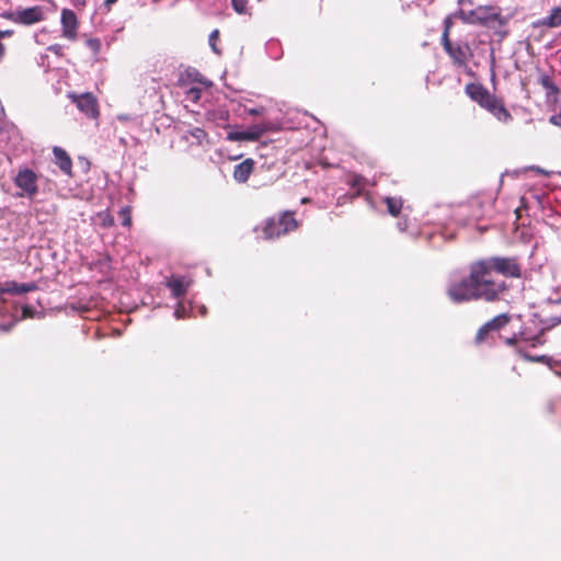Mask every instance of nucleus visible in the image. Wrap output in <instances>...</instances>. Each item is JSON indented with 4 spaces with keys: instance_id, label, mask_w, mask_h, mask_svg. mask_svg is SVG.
Returning <instances> with one entry per match:
<instances>
[{
    "instance_id": "1",
    "label": "nucleus",
    "mask_w": 561,
    "mask_h": 561,
    "mask_svg": "<svg viewBox=\"0 0 561 561\" xmlns=\"http://www.w3.org/2000/svg\"><path fill=\"white\" fill-rule=\"evenodd\" d=\"M493 273L508 278L522 277V265L515 256H491L474 261L469 266V275L451 282L447 296L455 304L472 300L493 302L507 289L504 280L497 282Z\"/></svg>"
},
{
    "instance_id": "2",
    "label": "nucleus",
    "mask_w": 561,
    "mask_h": 561,
    "mask_svg": "<svg viewBox=\"0 0 561 561\" xmlns=\"http://www.w3.org/2000/svg\"><path fill=\"white\" fill-rule=\"evenodd\" d=\"M440 42L445 53L457 67H467L469 62L474 67H481L482 61H488L491 56L490 43L478 39L474 35L469 34L463 39H451L445 34L442 35Z\"/></svg>"
},
{
    "instance_id": "3",
    "label": "nucleus",
    "mask_w": 561,
    "mask_h": 561,
    "mask_svg": "<svg viewBox=\"0 0 561 561\" xmlns=\"http://www.w3.org/2000/svg\"><path fill=\"white\" fill-rule=\"evenodd\" d=\"M545 342L543 330L537 334H530L527 329H524L505 340L506 345L514 348L515 353L525 360L548 365L551 360L549 355H538L530 352L531 348L543 345Z\"/></svg>"
},
{
    "instance_id": "4",
    "label": "nucleus",
    "mask_w": 561,
    "mask_h": 561,
    "mask_svg": "<svg viewBox=\"0 0 561 561\" xmlns=\"http://www.w3.org/2000/svg\"><path fill=\"white\" fill-rule=\"evenodd\" d=\"M460 14L465 22L484 25L500 34L503 33L507 21L501 15L499 9L493 7H478L468 13L460 11Z\"/></svg>"
},
{
    "instance_id": "5",
    "label": "nucleus",
    "mask_w": 561,
    "mask_h": 561,
    "mask_svg": "<svg viewBox=\"0 0 561 561\" xmlns=\"http://www.w3.org/2000/svg\"><path fill=\"white\" fill-rule=\"evenodd\" d=\"M298 227L299 222L295 218V213L286 210L283 211L278 218H267L264 222L262 231L265 239L273 240L297 230Z\"/></svg>"
},
{
    "instance_id": "6",
    "label": "nucleus",
    "mask_w": 561,
    "mask_h": 561,
    "mask_svg": "<svg viewBox=\"0 0 561 561\" xmlns=\"http://www.w3.org/2000/svg\"><path fill=\"white\" fill-rule=\"evenodd\" d=\"M67 96L73 104H76L77 108L88 118L98 119L100 117V107L98 99L91 92H69Z\"/></svg>"
},
{
    "instance_id": "7",
    "label": "nucleus",
    "mask_w": 561,
    "mask_h": 561,
    "mask_svg": "<svg viewBox=\"0 0 561 561\" xmlns=\"http://www.w3.org/2000/svg\"><path fill=\"white\" fill-rule=\"evenodd\" d=\"M2 16L16 24L33 25L42 22L45 19V13L41 5H34L15 12H5Z\"/></svg>"
},
{
    "instance_id": "8",
    "label": "nucleus",
    "mask_w": 561,
    "mask_h": 561,
    "mask_svg": "<svg viewBox=\"0 0 561 561\" xmlns=\"http://www.w3.org/2000/svg\"><path fill=\"white\" fill-rule=\"evenodd\" d=\"M14 184L22 190V193H19L18 196H27L28 198H34L38 193V176L31 169H22L18 172L14 178Z\"/></svg>"
},
{
    "instance_id": "9",
    "label": "nucleus",
    "mask_w": 561,
    "mask_h": 561,
    "mask_svg": "<svg viewBox=\"0 0 561 561\" xmlns=\"http://www.w3.org/2000/svg\"><path fill=\"white\" fill-rule=\"evenodd\" d=\"M268 130L267 124L251 126L244 131H230L227 134L229 141H256Z\"/></svg>"
},
{
    "instance_id": "10",
    "label": "nucleus",
    "mask_w": 561,
    "mask_h": 561,
    "mask_svg": "<svg viewBox=\"0 0 561 561\" xmlns=\"http://www.w3.org/2000/svg\"><path fill=\"white\" fill-rule=\"evenodd\" d=\"M60 23L62 36L69 41H75L79 25L76 13L70 9H62Z\"/></svg>"
},
{
    "instance_id": "11",
    "label": "nucleus",
    "mask_w": 561,
    "mask_h": 561,
    "mask_svg": "<svg viewBox=\"0 0 561 561\" xmlns=\"http://www.w3.org/2000/svg\"><path fill=\"white\" fill-rule=\"evenodd\" d=\"M466 93L468 96L477 102L480 106L484 107L485 104L493 96L490 92L479 83H469L466 85Z\"/></svg>"
},
{
    "instance_id": "12",
    "label": "nucleus",
    "mask_w": 561,
    "mask_h": 561,
    "mask_svg": "<svg viewBox=\"0 0 561 561\" xmlns=\"http://www.w3.org/2000/svg\"><path fill=\"white\" fill-rule=\"evenodd\" d=\"M53 153L55 158V164L60 169L62 173L71 178L73 175L72 160L68 152L60 147H54Z\"/></svg>"
},
{
    "instance_id": "13",
    "label": "nucleus",
    "mask_w": 561,
    "mask_h": 561,
    "mask_svg": "<svg viewBox=\"0 0 561 561\" xmlns=\"http://www.w3.org/2000/svg\"><path fill=\"white\" fill-rule=\"evenodd\" d=\"M190 286L191 280L180 276H172L167 282V287L171 290L172 296L176 299L183 298L186 295Z\"/></svg>"
},
{
    "instance_id": "14",
    "label": "nucleus",
    "mask_w": 561,
    "mask_h": 561,
    "mask_svg": "<svg viewBox=\"0 0 561 561\" xmlns=\"http://www.w3.org/2000/svg\"><path fill=\"white\" fill-rule=\"evenodd\" d=\"M490 113H492L499 121L508 122L512 119V115L505 108L504 104L497 100L495 96H492L490 101L484 106Z\"/></svg>"
},
{
    "instance_id": "15",
    "label": "nucleus",
    "mask_w": 561,
    "mask_h": 561,
    "mask_svg": "<svg viewBox=\"0 0 561 561\" xmlns=\"http://www.w3.org/2000/svg\"><path fill=\"white\" fill-rule=\"evenodd\" d=\"M254 170V161L251 158L237 164L233 170V179L238 183H245Z\"/></svg>"
},
{
    "instance_id": "16",
    "label": "nucleus",
    "mask_w": 561,
    "mask_h": 561,
    "mask_svg": "<svg viewBox=\"0 0 561 561\" xmlns=\"http://www.w3.org/2000/svg\"><path fill=\"white\" fill-rule=\"evenodd\" d=\"M37 288L35 283H24L18 284L15 282H8L3 287H0V295L10 294V295H22L30 291H33Z\"/></svg>"
},
{
    "instance_id": "17",
    "label": "nucleus",
    "mask_w": 561,
    "mask_h": 561,
    "mask_svg": "<svg viewBox=\"0 0 561 561\" xmlns=\"http://www.w3.org/2000/svg\"><path fill=\"white\" fill-rule=\"evenodd\" d=\"M561 25V7H554L550 13L534 22V26L558 27Z\"/></svg>"
},
{
    "instance_id": "18",
    "label": "nucleus",
    "mask_w": 561,
    "mask_h": 561,
    "mask_svg": "<svg viewBox=\"0 0 561 561\" xmlns=\"http://www.w3.org/2000/svg\"><path fill=\"white\" fill-rule=\"evenodd\" d=\"M511 321V317L507 313H501L490 321H488L485 324L488 325L489 330L491 332H497L501 329H503L508 322Z\"/></svg>"
},
{
    "instance_id": "19",
    "label": "nucleus",
    "mask_w": 561,
    "mask_h": 561,
    "mask_svg": "<svg viewBox=\"0 0 561 561\" xmlns=\"http://www.w3.org/2000/svg\"><path fill=\"white\" fill-rule=\"evenodd\" d=\"M387 210L392 217H398L402 210L403 201L401 197H386Z\"/></svg>"
},
{
    "instance_id": "20",
    "label": "nucleus",
    "mask_w": 561,
    "mask_h": 561,
    "mask_svg": "<svg viewBox=\"0 0 561 561\" xmlns=\"http://www.w3.org/2000/svg\"><path fill=\"white\" fill-rule=\"evenodd\" d=\"M347 183L359 193L366 184V179L360 174L352 173L348 176Z\"/></svg>"
},
{
    "instance_id": "21",
    "label": "nucleus",
    "mask_w": 561,
    "mask_h": 561,
    "mask_svg": "<svg viewBox=\"0 0 561 561\" xmlns=\"http://www.w3.org/2000/svg\"><path fill=\"white\" fill-rule=\"evenodd\" d=\"M118 216L122 219V225L124 227H127V228L131 227L133 219H131V207L130 206L122 207L121 210L118 211Z\"/></svg>"
},
{
    "instance_id": "22",
    "label": "nucleus",
    "mask_w": 561,
    "mask_h": 561,
    "mask_svg": "<svg viewBox=\"0 0 561 561\" xmlns=\"http://www.w3.org/2000/svg\"><path fill=\"white\" fill-rule=\"evenodd\" d=\"M492 332L489 330L488 325L484 323L477 332L474 341L477 344H482L488 341L490 334Z\"/></svg>"
},
{
    "instance_id": "23",
    "label": "nucleus",
    "mask_w": 561,
    "mask_h": 561,
    "mask_svg": "<svg viewBox=\"0 0 561 561\" xmlns=\"http://www.w3.org/2000/svg\"><path fill=\"white\" fill-rule=\"evenodd\" d=\"M541 81L543 87L547 89L548 98H550L551 95L556 98L557 94L559 93V88L550 81L548 76L542 77Z\"/></svg>"
},
{
    "instance_id": "24",
    "label": "nucleus",
    "mask_w": 561,
    "mask_h": 561,
    "mask_svg": "<svg viewBox=\"0 0 561 561\" xmlns=\"http://www.w3.org/2000/svg\"><path fill=\"white\" fill-rule=\"evenodd\" d=\"M190 135L196 140L197 145H202L207 137V133L199 127H195L190 130Z\"/></svg>"
},
{
    "instance_id": "25",
    "label": "nucleus",
    "mask_w": 561,
    "mask_h": 561,
    "mask_svg": "<svg viewBox=\"0 0 561 561\" xmlns=\"http://www.w3.org/2000/svg\"><path fill=\"white\" fill-rule=\"evenodd\" d=\"M87 47L92 51L93 55H98L101 49V41L96 37H91L85 41Z\"/></svg>"
},
{
    "instance_id": "26",
    "label": "nucleus",
    "mask_w": 561,
    "mask_h": 561,
    "mask_svg": "<svg viewBox=\"0 0 561 561\" xmlns=\"http://www.w3.org/2000/svg\"><path fill=\"white\" fill-rule=\"evenodd\" d=\"M218 39H219V31L214 30L213 32H210V34L208 36V44H209L211 50L216 54H219V49L217 48Z\"/></svg>"
},
{
    "instance_id": "27",
    "label": "nucleus",
    "mask_w": 561,
    "mask_h": 561,
    "mask_svg": "<svg viewBox=\"0 0 561 561\" xmlns=\"http://www.w3.org/2000/svg\"><path fill=\"white\" fill-rule=\"evenodd\" d=\"M233 10L239 13L243 14L248 10V0H231Z\"/></svg>"
},
{
    "instance_id": "28",
    "label": "nucleus",
    "mask_w": 561,
    "mask_h": 561,
    "mask_svg": "<svg viewBox=\"0 0 561 561\" xmlns=\"http://www.w3.org/2000/svg\"><path fill=\"white\" fill-rule=\"evenodd\" d=\"M201 89L196 87H192L186 91V96L190 101L197 103L201 99Z\"/></svg>"
},
{
    "instance_id": "29",
    "label": "nucleus",
    "mask_w": 561,
    "mask_h": 561,
    "mask_svg": "<svg viewBox=\"0 0 561 561\" xmlns=\"http://www.w3.org/2000/svg\"><path fill=\"white\" fill-rule=\"evenodd\" d=\"M266 112L264 106L259 107H247L244 106V113L252 115V116H262Z\"/></svg>"
},
{
    "instance_id": "30",
    "label": "nucleus",
    "mask_w": 561,
    "mask_h": 561,
    "mask_svg": "<svg viewBox=\"0 0 561 561\" xmlns=\"http://www.w3.org/2000/svg\"><path fill=\"white\" fill-rule=\"evenodd\" d=\"M450 26H451V20L449 16H447L445 20H444V32L442 35H447L449 36V30H450Z\"/></svg>"
},
{
    "instance_id": "31",
    "label": "nucleus",
    "mask_w": 561,
    "mask_h": 561,
    "mask_svg": "<svg viewBox=\"0 0 561 561\" xmlns=\"http://www.w3.org/2000/svg\"><path fill=\"white\" fill-rule=\"evenodd\" d=\"M13 33V30H0V39L11 37Z\"/></svg>"
},
{
    "instance_id": "32",
    "label": "nucleus",
    "mask_w": 561,
    "mask_h": 561,
    "mask_svg": "<svg viewBox=\"0 0 561 561\" xmlns=\"http://www.w3.org/2000/svg\"><path fill=\"white\" fill-rule=\"evenodd\" d=\"M549 122L558 127H560V123H559V116L556 115H552L550 118H549Z\"/></svg>"
},
{
    "instance_id": "33",
    "label": "nucleus",
    "mask_w": 561,
    "mask_h": 561,
    "mask_svg": "<svg viewBox=\"0 0 561 561\" xmlns=\"http://www.w3.org/2000/svg\"><path fill=\"white\" fill-rule=\"evenodd\" d=\"M114 224V219L113 217H111L110 215L106 216L104 222H103V226L107 227V226H112Z\"/></svg>"
},
{
    "instance_id": "34",
    "label": "nucleus",
    "mask_w": 561,
    "mask_h": 561,
    "mask_svg": "<svg viewBox=\"0 0 561 561\" xmlns=\"http://www.w3.org/2000/svg\"><path fill=\"white\" fill-rule=\"evenodd\" d=\"M48 49H49V50H53V51H55V53H58V50L60 49V46H59V45H51V46H49V48H48Z\"/></svg>"
},
{
    "instance_id": "35",
    "label": "nucleus",
    "mask_w": 561,
    "mask_h": 561,
    "mask_svg": "<svg viewBox=\"0 0 561 561\" xmlns=\"http://www.w3.org/2000/svg\"><path fill=\"white\" fill-rule=\"evenodd\" d=\"M201 83H203L205 87H210L211 82L208 80H199Z\"/></svg>"
},
{
    "instance_id": "36",
    "label": "nucleus",
    "mask_w": 561,
    "mask_h": 561,
    "mask_svg": "<svg viewBox=\"0 0 561 561\" xmlns=\"http://www.w3.org/2000/svg\"><path fill=\"white\" fill-rule=\"evenodd\" d=\"M4 54V46L3 44L0 42V58L3 56Z\"/></svg>"
},
{
    "instance_id": "37",
    "label": "nucleus",
    "mask_w": 561,
    "mask_h": 561,
    "mask_svg": "<svg viewBox=\"0 0 561 561\" xmlns=\"http://www.w3.org/2000/svg\"><path fill=\"white\" fill-rule=\"evenodd\" d=\"M117 0H105V4L106 5H111L113 3H115Z\"/></svg>"
},
{
    "instance_id": "38",
    "label": "nucleus",
    "mask_w": 561,
    "mask_h": 561,
    "mask_svg": "<svg viewBox=\"0 0 561 561\" xmlns=\"http://www.w3.org/2000/svg\"><path fill=\"white\" fill-rule=\"evenodd\" d=\"M307 203H310V198H308V197H304V198L301 199V204H307Z\"/></svg>"
},
{
    "instance_id": "39",
    "label": "nucleus",
    "mask_w": 561,
    "mask_h": 561,
    "mask_svg": "<svg viewBox=\"0 0 561 561\" xmlns=\"http://www.w3.org/2000/svg\"><path fill=\"white\" fill-rule=\"evenodd\" d=\"M23 313H24L25 316H26V314H28V313H30L28 308H24V309H23Z\"/></svg>"
},
{
    "instance_id": "40",
    "label": "nucleus",
    "mask_w": 561,
    "mask_h": 561,
    "mask_svg": "<svg viewBox=\"0 0 561 561\" xmlns=\"http://www.w3.org/2000/svg\"><path fill=\"white\" fill-rule=\"evenodd\" d=\"M175 314H176V317H178V318H180V317H181V316H180V314H181V311H180V309H179V308L175 310Z\"/></svg>"
}]
</instances>
